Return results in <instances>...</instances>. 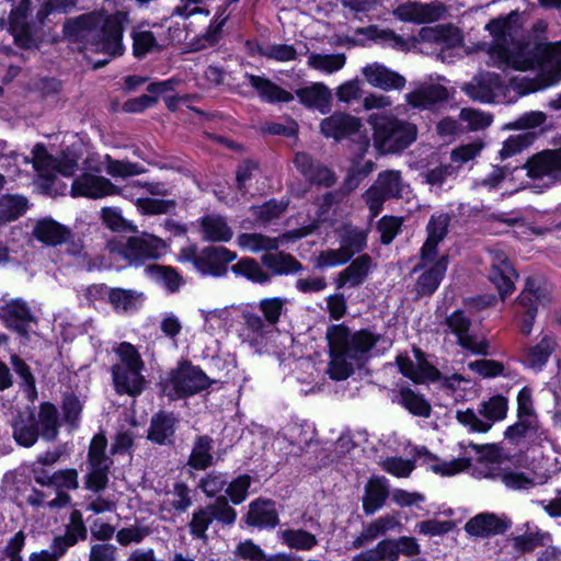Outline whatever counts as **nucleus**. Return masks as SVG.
Returning a JSON list of instances; mask_svg holds the SVG:
<instances>
[{"label": "nucleus", "mask_w": 561, "mask_h": 561, "mask_svg": "<svg viewBox=\"0 0 561 561\" xmlns=\"http://www.w3.org/2000/svg\"><path fill=\"white\" fill-rule=\"evenodd\" d=\"M142 297V293L134 289L111 288L107 302L116 312H129L141 305Z\"/></svg>", "instance_id": "obj_47"}, {"label": "nucleus", "mask_w": 561, "mask_h": 561, "mask_svg": "<svg viewBox=\"0 0 561 561\" xmlns=\"http://www.w3.org/2000/svg\"><path fill=\"white\" fill-rule=\"evenodd\" d=\"M243 327L240 337L243 344L248 345L255 354L267 352L271 336L274 329L255 313L247 312L243 314Z\"/></svg>", "instance_id": "obj_18"}, {"label": "nucleus", "mask_w": 561, "mask_h": 561, "mask_svg": "<svg viewBox=\"0 0 561 561\" xmlns=\"http://www.w3.org/2000/svg\"><path fill=\"white\" fill-rule=\"evenodd\" d=\"M398 401L410 413L416 416L427 417L431 414V404L423 396L409 388H402L400 390Z\"/></svg>", "instance_id": "obj_54"}, {"label": "nucleus", "mask_w": 561, "mask_h": 561, "mask_svg": "<svg viewBox=\"0 0 561 561\" xmlns=\"http://www.w3.org/2000/svg\"><path fill=\"white\" fill-rule=\"evenodd\" d=\"M28 207L27 199L18 194H5L0 198V225L18 219Z\"/></svg>", "instance_id": "obj_50"}, {"label": "nucleus", "mask_w": 561, "mask_h": 561, "mask_svg": "<svg viewBox=\"0 0 561 561\" xmlns=\"http://www.w3.org/2000/svg\"><path fill=\"white\" fill-rule=\"evenodd\" d=\"M31 0H22L20 4L11 11L10 14V33L15 42L25 48L33 44L31 26L26 22V13L30 8Z\"/></svg>", "instance_id": "obj_37"}, {"label": "nucleus", "mask_w": 561, "mask_h": 561, "mask_svg": "<svg viewBox=\"0 0 561 561\" xmlns=\"http://www.w3.org/2000/svg\"><path fill=\"white\" fill-rule=\"evenodd\" d=\"M409 193L410 185L402 179L401 172L387 170L378 174L375 183L365 192L364 199L371 216L376 217L387 199L403 198Z\"/></svg>", "instance_id": "obj_9"}, {"label": "nucleus", "mask_w": 561, "mask_h": 561, "mask_svg": "<svg viewBox=\"0 0 561 561\" xmlns=\"http://www.w3.org/2000/svg\"><path fill=\"white\" fill-rule=\"evenodd\" d=\"M117 188L108 179L92 173H83L72 182L70 194L72 197L103 198L105 196L119 194Z\"/></svg>", "instance_id": "obj_21"}, {"label": "nucleus", "mask_w": 561, "mask_h": 561, "mask_svg": "<svg viewBox=\"0 0 561 561\" xmlns=\"http://www.w3.org/2000/svg\"><path fill=\"white\" fill-rule=\"evenodd\" d=\"M122 13L107 14L98 10L68 19L64 24L65 37L79 45L80 50L104 53L112 57L124 51Z\"/></svg>", "instance_id": "obj_2"}, {"label": "nucleus", "mask_w": 561, "mask_h": 561, "mask_svg": "<svg viewBox=\"0 0 561 561\" xmlns=\"http://www.w3.org/2000/svg\"><path fill=\"white\" fill-rule=\"evenodd\" d=\"M556 347V341L550 336H543L541 341L527 350L524 363L535 371H539L548 362Z\"/></svg>", "instance_id": "obj_48"}, {"label": "nucleus", "mask_w": 561, "mask_h": 561, "mask_svg": "<svg viewBox=\"0 0 561 561\" xmlns=\"http://www.w3.org/2000/svg\"><path fill=\"white\" fill-rule=\"evenodd\" d=\"M32 233L38 241L53 247L66 242L70 237V230L51 218L36 221Z\"/></svg>", "instance_id": "obj_38"}, {"label": "nucleus", "mask_w": 561, "mask_h": 561, "mask_svg": "<svg viewBox=\"0 0 561 561\" xmlns=\"http://www.w3.org/2000/svg\"><path fill=\"white\" fill-rule=\"evenodd\" d=\"M213 439L206 435L198 436L193 445L188 465L196 470H205L213 465Z\"/></svg>", "instance_id": "obj_49"}, {"label": "nucleus", "mask_w": 561, "mask_h": 561, "mask_svg": "<svg viewBox=\"0 0 561 561\" xmlns=\"http://www.w3.org/2000/svg\"><path fill=\"white\" fill-rule=\"evenodd\" d=\"M374 267L375 264L370 255L362 254L357 256L347 267L337 274L335 279L336 288H354L360 286L367 279Z\"/></svg>", "instance_id": "obj_26"}, {"label": "nucleus", "mask_w": 561, "mask_h": 561, "mask_svg": "<svg viewBox=\"0 0 561 561\" xmlns=\"http://www.w3.org/2000/svg\"><path fill=\"white\" fill-rule=\"evenodd\" d=\"M414 353L416 362L403 355L397 357L400 371L414 382L440 380L442 386L453 394L465 391L470 386L471 380L459 374L442 377L440 373L423 357L419 350H415Z\"/></svg>", "instance_id": "obj_7"}, {"label": "nucleus", "mask_w": 561, "mask_h": 561, "mask_svg": "<svg viewBox=\"0 0 561 561\" xmlns=\"http://www.w3.org/2000/svg\"><path fill=\"white\" fill-rule=\"evenodd\" d=\"M211 522V511L208 510V506L195 511L188 524L191 535L194 538L205 539L206 531Z\"/></svg>", "instance_id": "obj_64"}, {"label": "nucleus", "mask_w": 561, "mask_h": 561, "mask_svg": "<svg viewBox=\"0 0 561 561\" xmlns=\"http://www.w3.org/2000/svg\"><path fill=\"white\" fill-rule=\"evenodd\" d=\"M201 232L203 239L209 242H228L233 236L226 218L217 214L201 218Z\"/></svg>", "instance_id": "obj_41"}, {"label": "nucleus", "mask_w": 561, "mask_h": 561, "mask_svg": "<svg viewBox=\"0 0 561 561\" xmlns=\"http://www.w3.org/2000/svg\"><path fill=\"white\" fill-rule=\"evenodd\" d=\"M351 260L350 254L340 245L339 249H329L321 251L316 257L317 268H329L342 265Z\"/></svg>", "instance_id": "obj_63"}, {"label": "nucleus", "mask_w": 561, "mask_h": 561, "mask_svg": "<svg viewBox=\"0 0 561 561\" xmlns=\"http://www.w3.org/2000/svg\"><path fill=\"white\" fill-rule=\"evenodd\" d=\"M277 535L285 546L298 551H310L318 545L317 537L302 528L279 530Z\"/></svg>", "instance_id": "obj_46"}, {"label": "nucleus", "mask_w": 561, "mask_h": 561, "mask_svg": "<svg viewBox=\"0 0 561 561\" xmlns=\"http://www.w3.org/2000/svg\"><path fill=\"white\" fill-rule=\"evenodd\" d=\"M445 12L446 7L439 1L428 3L408 1L398 5L393 10V15L402 22L425 24L439 21Z\"/></svg>", "instance_id": "obj_17"}, {"label": "nucleus", "mask_w": 561, "mask_h": 561, "mask_svg": "<svg viewBox=\"0 0 561 561\" xmlns=\"http://www.w3.org/2000/svg\"><path fill=\"white\" fill-rule=\"evenodd\" d=\"M420 263L413 268V272H420L415 283V291L417 296H430L439 286L448 265L446 255L437 257L432 254L430 257H423L420 253Z\"/></svg>", "instance_id": "obj_14"}, {"label": "nucleus", "mask_w": 561, "mask_h": 561, "mask_svg": "<svg viewBox=\"0 0 561 561\" xmlns=\"http://www.w3.org/2000/svg\"><path fill=\"white\" fill-rule=\"evenodd\" d=\"M286 299L280 297L263 298L259 302V309L262 312L265 323H268L272 329L278 323L284 310Z\"/></svg>", "instance_id": "obj_59"}, {"label": "nucleus", "mask_w": 561, "mask_h": 561, "mask_svg": "<svg viewBox=\"0 0 561 561\" xmlns=\"http://www.w3.org/2000/svg\"><path fill=\"white\" fill-rule=\"evenodd\" d=\"M13 437L19 445L24 447H31L36 443L38 428L34 412L28 408L18 413L13 422Z\"/></svg>", "instance_id": "obj_39"}, {"label": "nucleus", "mask_w": 561, "mask_h": 561, "mask_svg": "<svg viewBox=\"0 0 561 561\" xmlns=\"http://www.w3.org/2000/svg\"><path fill=\"white\" fill-rule=\"evenodd\" d=\"M540 543V538L537 534H526L507 538L502 548L503 553H511L518 557L523 553L534 550Z\"/></svg>", "instance_id": "obj_56"}, {"label": "nucleus", "mask_w": 561, "mask_h": 561, "mask_svg": "<svg viewBox=\"0 0 561 561\" xmlns=\"http://www.w3.org/2000/svg\"><path fill=\"white\" fill-rule=\"evenodd\" d=\"M346 58L344 54H316L308 56L307 65L320 72L331 75L341 70L345 65Z\"/></svg>", "instance_id": "obj_53"}, {"label": "nucleus", "mask_w": 561, "mask_h": 561, "mask_svg": "<svg viewBox=\"0 0 561 561\" xmlns=\"http://www.w3.org/2000/svg\"><path fill=\"white\" fill-rule=\"evenodd\" d=\"M526 168L533 179L546 180L547 184L561 182V148L535 154Z\"/></svg>", "instance_id": "obj_20"}, {"label": "nucleus", "mask_w": 561, "mask_h": 561, "mask_svg": "<svg viewBox=\"0 0 561 561\" xmlns=\"http://www.w3.org/2000/svg\"><path fill=\"white\" fill-rule=\"evenodd\" d=\"M193 504L191 490L183 482H176L159 501V512L164 520H172L176 514L186 512Z\"/></svg>", "instance_id": "obj_24"}, {"label": "nucleus", "mask_w": 561, "mask_h": 561, "mask_svg": "<svg viewBox=\"0 0 561 561\" xmlns=\"http://www.w3.org/2000/svg\"><path fill=\"white\" fill-rule=\"evenodd\" d=\"M237 259L236 252L224 247L209 245L201 251L194 248L183 249L180 254L182 262H191L204 275L221 277L228 272V264Z\"/></svg>", "instance_id": "obj_10"}, {"label": "nucleus", "mask_w": 561, "mask_h": 561, "mask_svg": "<svg viewBox=\"0 0 561 561\" xmlns=\"http://www.w3.org/2000/svg\"><path fill=\"white\" fill-rule=\"evenodd\" d=\"M106 447L107 442L103 435H95L90 443L84 488L93 493H101L108 483L112 460L105 455Z\"/></svg>", "instance_id": "obj_12"}, {"label": "nucleus", "mask_w": 561, "mask_h": 561, "mask_svg": "<svg viewBox=\"0 0 561 561\" xmlns=\"http://www.w3.org/2000/svg\"><path fill=\"white\" fill-rule=\"evenodd\" d=\"M317 225L312 224L306 227H301L282 234L278 238L267 237L261 233H241L237 237V244L242 250L257 253L261 251H272L279 247L282 241L301 239L317 229Z\"/></svg>", "instance_id": "obj_16"}, {"label": "nucleus", "mask_w": 561, "mask_h": 561, "mask_svg": "<svg viewBox=\"0 0 561 561\" xmlns=\"http://www.w3.org/2000/svg\"><path fill=\"white\" fill-rule=\"evenodd\" d=\"M249 83L256 90L262 101L267 103H288L294 100V95L280 88L270 79L255 76L245 75Z\"/></svg>", "instance_id": "obj_40"}, {"label": "nucleus", "mask_w": 561, "mask_h": 561, "mask_svg": "<svg viewBox=\"0 0 561 561\" xmlns=\"http://www.w3.org/2000/svg\"><path fill=\"white\" fill-rule=\"evenodd\" d=\"M520 14L512 11L505 16L490 20L484 26L491 43H479L478 49L488 56L486 64L499 69L527 71L539 66L537 78H514L510 87L517 98L556 85L561 81V41L553 44L529 46L519 39Z\"/></svg>", "instance_id": "obj_1"}, {"label": "nucleus", "mask_w": 561, "mask_h": 561, "mask_svg": "<svg viewBox=\"0 0 561 561\" xmlns=\"http://www.w3.org/2000/svg\"><path fill=\"white\" fill-rule=\"evenodd\" d=\"M506 436L526 437L533 442L547 439V432L538 420L537 413L517 415V422L507 427Z\"/></svg>", "instance_id": "obj_34"}, {"label": "nucleus", "mask_w": 561, "mask_h": 561, "mask_svg": "<svg viewBox=\"0 0 561 561\" xmlns=\"http://www.w3.org/2000/svg\"><path fill=\"white\" fill-rule=\"evenodd\" d=\"M508 411V401L503 396H493L480 402L478 411L457 410L456 420L470 432L488 433L494 423L503 421Z\"/></svg>", "instance_id": "obj_8"}, {"label": "nucleus", "mask_w": 561, "mask_h": 561, "mask_svg": "<svg viewBox=\"0 0 561 561\" xmlns=\"http://www.w3.org/2000/svg\"><path fill=\"white\" fill-rule=\"evenodd\" d=\"M233 273L244 276L251 282L265 284L270 280V276L254 259H242L232 266Z\"/></svg>", "instance_id": "obj_58"}, {"label": "nucleus", "mask_w": 561, "mask_h": 561, "mask_svg": "<svg viewBox=\"0 0 561 561\" xmlns=\"http://www.w3.org/2000/svg\"><path fill=\"white\" fill-rule=\"evenodd\" d=\"M295 165L299 172L311 183L329 187L335 183L334 173L325 165L316 161L306 152H299L295 158Z\"/></svg>", "instance_id": "obj_29"}, {"label": "nucleus", "mask_w": 561, "mask_h": 561, "mask_svg": "<svg viewBox=\"0 0 561 561\" xmlns=\"http://www.w3.org/2000/svg\"><path fill=\"white\" fill-rule=\"evenodd\" d=\"M543 298L542 290L534 279L528 278L524 290L518 296V302L525 308L526 314L520 323V331L529 335L537 313V306Z\"/></svg>", "instance_id": "obj_32"}, {"label": "nucleus", "mask_w": 561, "mask_h": 561, "mask_svg": "<svg viewBox=\"0 0 561 561\" xmlns=\"http://www.w3.org/2000/svg\"><path fill=\"white\" fill-rule=\"evenodd\" d=\"M450 217L445 213L432 215L426 227L427 239L421 248L423 257H430L432 254L437 255V245L446 237Z\"/></svg>", "instance_id": "obj_36"}, {"label": "nucleus", "mask_w": 561, "mask_h": 561, "mask_svg": "<svg viewBox=\"0 0 561 561\" xmlns=\"http://www.w3.org/2000/svg\"><path fill=\"white\" fill-rule=\"evenodd\" d=\"M320 127L324 136L339 140L357 133L362 127V122L350 114L334 113L324 118Z\"/></svg>", "instance_id": "obj_31"}, {"label": "nucleus", "mask_w": 561, "mask_h": 561, "mask_svg": "<svg viewBox=\"0 0 561 561\" xmlns=\"http://www.w3.org/2000/svg\"><path fill=\"white\" fill-rule=\"evenodd\" d=\"M367 245V232L364 229L345 226L341 237V247L352 257Z\"/></svg>", "instance_id": "obj_55"}, {"label": "nucleus", "mask_w": 561, "mask_h": 561, "mask_svg": "<svg viewBox=\"0 0 561 561\" xmlns=\"http://www.w3.org/2000/svg\"><path fill=\"white\" fill-rule=\"evenodd\" d=\"M288 202L271 199L262 205L252 206V214L263 224L271 222L280 217L287 209Z\"/></svg>", "instance_id": "obj_60"}, {"label": "nucleus", "mask_w": 561, "mask_h": 561, "mask_svg": "<svg viewBox=\"0 0 561 561\" xmlns=\"http://www.w3.org/2000/svg\"><path fill=\"white\" fill-rule=\"evenodd\" d=\"M245 520L249 525L260 528L275 527L279 519L274 502L266 500L252 502L249 506Z\"/></svg>", "instance_id": "obj_42"}, {"label": "nucleus", "mask_w": 561, "mask_h": 561, "mask_svg": "<svg viewBox=\"0 0 561 561\" xmlns=\"http://www.w3.org/2000/svg\"><path fill=\"white\" fill-rule=\"evenodd\" d=\"M364 33L370 38L379 41L401 51H408L411 47L407 39L391 30L379 28L378 26H369L365 30Z\"/></svg>", "instance_id": "obj_57"}, {"label": "nucleus", "mask_w": 561, "mask_h": 561, "mask_svg": "<svg viewBox=\"0 0 561 561\" xmlns=\"http://www.w3.org/2000/svg\"><path fill=\"white\" fill-rule=\"evenodd\" d=\"M367 122L373 128L374 147L381 154L400 152L416 139V126L392 114L373 113Z\"/></svg>", "instance_id": "obj_4"}, {"label": "nucleus", "mask_w": 561, "mask_h": 561, "mask_svg": "<svg viewBox=\"0 0 561 561\" xmlns=\"http://www.w3.org/2000/svg\"><path fill=\"white\" fill-rule=\"evenodd\" d=\"M390 496L388 480L383 477H373L365 485L363 496V511L366 515H373L379 511L387 497Z\"/></svg>", "instance_id": "obj_35"}, {"label": "nucleus", "mask_w": 561, "mask_h": 561, "mask_svg": "<svg viewBox=\"0 0 561 561\" xmlns=\"http://www.w3.org/2000/svg\"><path fill=\"white\" fill-rule=\"evenodd\" d=\"M489 255L491 263L489 278L497 288L501 298L505 299L515 288L517 274L504 252L494 250Z\"/></svg>", "instance_id": "obj_22"}, {"label": "nucleus", "mask_w": 561, "mask_h": 561, "mask_svg": "<svg viewBox=\"0 0 561 561\" xmlns=\"http://www.w3.org/2000/svg\"><path fill=\"white\" fill-rule=\"evenodd\" d=\"M111 253L124 257L130 265H139L147 260L159 257L165 243L152 234L130 237L126 242L111 241L107 244Z\"/></svg>", "instance_id": "obj_11"}, {"label": "nucleus", "mask_w": 561, "mask_h": 561, "mask_svg": "<svg viewBox=\"0 0 561 561\" xmlns=\"http://www.w3.org/2000/svg\"><path fill=\"white\" fill-rule=\"evenodd\" d=\"M503 466L489 458H479L473 465L470 463L471 474L477 479L499 480Z\"/></svg>", "instance_id": "obj_61"}, {"label": "nucleus", "mask_w": 561, "mask_h": 561, "mask_svg": "<svg viewBox=\"0 0 561 561\" xmlns=\"http://www.w3.org/2000/svg\"><path fill=\"white\" fill-rule=\"evenodd\" d=\"M461 90L472 100L491 103L506 96L508 87H505L497 73L479 72Z\"/></svg>", "instance_id": "obj_15"}, {"label": "nucleus", "mask_w": 561, "mask_h": 561, "mask_svg": "<svg viewBox=\"0 0 561 561\" xmlns=\"http://www.w3.org/2000/svg\"><path fill=\"white\" fill-rule=\"evenodd\" d=\"M38 426L43 438L54 440L58 435L59 419L58 411L50 403H42L38 413Z\"/></svg>", "instance_id": "obj_52"}, {"label": "nucleus", "mask_w": 561, "mask_h": 561, "mask_svg": "<svg viewBox=\"0 0 561 561\" xmlns=\"http://www.w3.org/2000/svg\"><path fill=\"white\" fill-rule=\"evenodd\" d=\"M296 94L299 102L308 108L318 110L322 114L330 111L332 93L331 90L321 82H314L308 87L298 89Z\"/></svg>", "instance_id": "obj_33"}, {"label": "nucleus", "mask_w": 561, "mask_h": 561, "mask_svg": "<svg viewBox=\"0 0 561 561\" xmlns=\"http://www.w3.org/2000/svg\"><path fill=\"white\" fill-rule=\"evenodd\" d=\"M413 42H432L446 47H454L460 44L461 36L458 28L450 25H438L434 27H422Z\"/></svg>", "instance_id": "obj_43"}, {"label": "nucleus", "mask_w": 561, "mask_h": 561, "mask_svg": "<svg viewBox=\"0 0 561 561\" xmlns=\"http://www.w3.org/2000/svg\"><path fill=\"white\" fill-rule=\"evenodd\" d=\"M263 264L275 274H290L301 271L302 265L291 255L277 252L262 256Z\"/></svg>", "instance_id": "obj_51"}, {"label": "nucleus", "mask_w": 561, "mask_h": 561, "mask_svg": "<svg viewBox=\"0 0 561 561\" xmlns=\"http://www.w3.org/2000/svg\"><path fill=\"white\" fill-rule=\"evenodd\" d=\"M331 360L328 374L334 380L346 379L354 369V365L379 343L389 345L390 342L380 334L368 330L351 333L344 324H333L327 330Z\"/></svg>", "instance_id": "obj_3"}, {"label": "nucleus", "mask_w": 561, "mask_h": 561, "mask_svg": "<svg viewBox=\"0 0 561 561\" xmlns=\"http://www.w3.org/2000/svg\"><path fill=\"white\" fill-rule=\"evenodd\" d=\"M499 481H501L506 489L514 492H528L545 483V480L536 472L511 466L503 468Z\"/></svg>", "instance_id": "obj_28"}, {"label": "nucleus", "mask_w": 561, "mask_h": 561, "mask_svg": "<svg viewBox=\"0 0 561 561\" xmlns=\"http://www.w3.org/2000/svg\"><path fill=\"white\" fill-rule=\"evenodd\" d=\"M146 271L152 278L161 282L170 291H175L181 285V277L171 267L162 265H150Z\"/></svg>", "instance_id": "obj_62"}, {"label": "nucleus", "mask_w": 561, "mask_h": 561, "mask_svg": "<svg viewBox=\"0 0 561 561\" xmlns=\"http://www.w3.org/2000/svg\"><path fill=\"white\" fill-rule=\"evenodd\" d=\"M511 524V520L504 515L481 513L466 523L465 530L470 536L483 538L505 533Z\"/></svg>", "instance_id": "obj_25"}, {"label": "nucleus", "mask_w": 561, "mask_h": 561, "mask_svg": "<svg viewBox=\"0 0 561 561\" xmlns=\"http://www.w3.org/2000/svg\"><path fill=\"white\" fill-rule=\"evenodd\" d=\"M32 163L34 169L38 172L41 183L45 187L47 193H51L55 174L59 173L64 176H72L78 170L79 156L73 150L62 151L59 157L49 154L46 148L37 144L32 151ZM23 161L25 163L31 162L30 158L24 156Z\"/></svg>", "instance_id": "obj_6"}, {"label": "nucleus", "mask_w": 561, "mask_h": 561, "mask_svg": "<svg viewBox=\"0 0 561 561\" xmlns=\"http://www.w3.org/2000/svg\"><path fill=\"white\" fill-rule=\"evenodd\" d=\"M214 382L199 367L185 362L171 371L167 387L173 391L170 397L185 398L208 389Z\"/></svg>", "instance_id": "obj_13"}, {"label": "nucleus", "mask_w": 561, "mask_h": 561, "mask_svg": "<svg viewBox=\"0 0 561 561\" xmlns=\"http://www.w3.org/2000/svg\"><path fill=\"white\" fill-rule=\"evenodd\" d=\"M446 89L440 85H423L408 93L405 100L414 108H427L431 105L445 100Z\"/></svg>", "instance_id": "obj_45"}, {"label": "nucleus", "mask_w": 561, "mask_h": 561, "mask_svg": "<svg viewBox=\"0 0 561 561\" xmlns=\"http://www.w3.org/2000/svg\"><path fill=\"white\" fill-rule=\"evenodd\" d=\"M417 458L428 470L440 477H453L468 470L470 460L468 458H454L444 460L430 453L426 448L416 450Z\"/></svg>", "instance_id": "obj_27"}, {"label": "nucleus", "mask_w": 561, "mask_h": 561, "mask_svg": "<svg viewBox=\"0 0 561 561\" xmlns=\"http://www.w3.org/2000/svg\"><path fill=\"white\" fill-rule=\"evenodd\" d=\"M0 320L20 335H26L30 324L35 322L31 308L21 298L0 302Z\"/></svg>", "instance_id": "obj_23"}, {"label": "nucleus", "mask_w": 561, "mask_h": 561, "mask_svg": "<svg viewBox=\"0 0 561 561\" xmlns=\"http://www.w3.org/2000/svg\"><path fill=\"white\" fill-rule=\"evenodd\" d=\"M114 352L118 362L112 366V376L117 392L129 396L141 393L146 379L142 375L145 363L139 352L128 342L119 343Z\"/></svg>", "instance_id": "obj_5"}, {"label": "nucleus", "mask_w": 561, "mask_h": 561, "mask_svg": "<svg viewBox=\"0 0 561 561\" xmlns=\"http://www.w3.org/2000/svg\"><path fill=\"white\" fill-rule=\"evenodd\" d=\"M176 419L171 413L159 412L152 416L148 438L157 444L170 442L175 431Z\"/></svg>", "instance_id": "obj_44"}, {"label": "nucleus", "mask_w": 561, "mask_h": 561, "mask_svg": "<svg viewBox=\"0 0 561 561\" xmlns=\"http://www.w3.org/2000/svg\"><path fill=\"white\" fill-rule=\"evenodd\" d=\"M446 325L457 336L458 344L473 353L486 355L489 343L470 333L471 320L465 316L463 311L456 310L445 320Z\"/></svg>", "instance_id": "obj_19"}, {"label": "nucleus", "mask_w": 561, "mask_h": 561, "mask_svg": "<svg viewBox=\"0 0 561 561\" xmlns=\"http://www.w3.org/2000/svg\"><path fill=\"white\" fill-rule=\"evenodd\" d=\"M362 72L370 85L382 90H401L405 84L401 75L378 62L367 65Z\"/></svg>", "instance_id": "obj_30"}]
</instances>
